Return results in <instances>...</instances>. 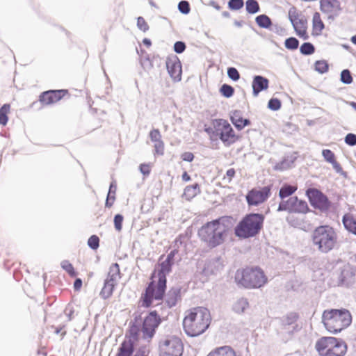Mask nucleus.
<instances>
[{"instance_id": "obj_27", "label": "nucleus", "mask_w": 356, "mask_h": 356, "mask_svg": "<svg viewBox=\"0 0 356 356\" xmlns=\"http://www.w3.org/2000/svg\"><path fill=\"white\" fill-rule=\"evenodd\" d=\"M322 154L325 160L332 165L333 168L337 172H341L342 168L341 165L337 161L334 154L330 149H323Z\"/></svg>"}, {"instance_id": "obj_47", "label": "nucleus", "mask_w": 356, "mask_h": 356, "mask_svg": "<svg viewBox=\"0 0 356 356\" xmlns=\"http://www.w3.org/2000/svg\"><path fill=\"white\" fill-rule=\"evenodd\" d=\"M341 81L346 84L352 83L353 78L348 70H344L341 73Z\"/></svg>"}, {"instance_id": "obj_19", "label": "nucleus", "mask_w": 356, "mask_h": 356, "mask_svg": "<svg viewBox=\"0 0 356 356\" xmlns=\"http://www.w3.org/2000/svg\"><path fill=\"white\" fill-rule=\"evenodd\" d=\"M312 35L313 36H319L323 33L325 25L321 18V14L318 12H315L312 17Z\"/></svg>"}, {"instance_id": "obj_24", "label": "nucleus", "mask_w": 356, "mask_h": 356, "mask_svg": "<svg viewBox=\"0 0 356 356\" xmlns=\"http://www.w3.org/2000/svg\"><path fill=\"white\" fill-rule=\"evenodd\" d=\"M120 278L121 273L118 264H113L109 268L108 276L106 280L117 284Z\"/></svg>"}, {"instance_id": "obj_43", "label": "nucleus", "mask_w": 356, "mask_h": 356, "mask_svg": "<svg viewBox=\"0 0 356 356\" xmlns=\"http://www.w3.org/2000/svg\"><path fill=\"white\" fill-rule=\"evenodd\" d=\"M236 175V170L234 168H232L228 169L226 171V173L222 177V181L226 184H229L232 181V179Z\"/></svg>"}, {"instance_id": "obj_28", "label": "nucleus", "mask_w": 356, "mask_h": 356, "mask_svg": "<svg viewBox=\"0 0 356 356\" xmlns=\"http://www.w3.org/2000/svg\"><path fill=\"white\" fill-rule=\"evenodd\" d=\"M342 221L345 228L349 232L356 235V218L348 213L343 216Z\"/></svg>"}, {"instance_id": "obj_45", "label": "nucleus", "mask_w": 356, "mask_h": 356, "mask_svg": "<svg viewBox=\"0 0 356 356\" xmlns=\"http://www.w3.org/2000/svg\"><path fill=\"white\" fill-rule=\"evenodd\" d=\"M124 220V217L121 214H116L114 217V226L115 229L118 232H120L122 229V222Z\"/></svg>"}, {"instance_id": "obj_53", "label": "nucleus", "mask_w": 356, "mask_h": 356, "mask_svg": "<svg viewBox=\"0 0 356 356\" xmlns=\"http://www.w3.org/2000/svg\"><path fill=\"white\" fill-rule=\"evenodd\" d=\"M152 166L149 163H142L139 166L140 172L145 175L148 176L150 174Z\"/></svg>"}, {"instance_id": "obj_1", "label": "nucleus", "mask_w": 356, "mask_h": 356, "mask_svg": "<svg viewBox=\"0 0 356 356\" xmlns=\"http://www.w3.org/2000/svg\"><path fill=\"white\" fill-rule=\"evenodd\" d=\"M232 227V219L222 216L204 224L197 232V236L207 248L212 250L225 241Z\"/></svg>"}, {"instance_id": "obj_62", "label": "nucleus", "mask_w": 356, "mask_h": 356, "mask_svg": "<svg viewBox=\"0 0 356 356\" xmlns=\"http://www.w3.org/2000/svg\"><path fill=\"white\" fill-rule=\"evenodd\" d=\"M134 356H146L145 353H143V354L140 355L138 353H137Z\"/></svg>"}, {"instance_id": "obj_3", "label": "nucleus", "mask_w": 356, "mask_h": 356, "mask_svg": "<svg viewBox=\"0 0 356 356\" xmlns=\"http://www.w3.org/2000/svg\"><path fill=\"white\" fill-rule=\"evenodd\" d=\"M204 131L211 140H220L225 146H230L240 140L229 122L222 118L213 119L204 125Z\"/></svg>"}, {"instance_id": "obj_18", "label": "nucleus", "mask_w": 356, "mask_h": 356, "mask_svg": "<svg viewBox=\"0 0 356 356\" xmlns=\"http://www.w3.org/2000/svg\"><path fill=\"white\" fill-rule=\"evenodd\" d=\"M166 67L169 74L175 81L181 80V65L179 58L176 56L167 58Z\"/></svg>"}, {"instance_id": "obj_57", "label": "nucleus", "mask_w": 356, "mask_h": 356, "mask_svg": "<svg viewBox=\"0 0 356 356\" xmlns=\"http://www.w3.org/2000/svg\"><path fill=\"white\" fill-rule=\"evenodd\" d=\"M82 286V281L81 279L78 278L75 280L74 283V288L75 290L79 291Z\"/></svg>"}, {"instance_id": "obj_26", "label": "nucleus", "mask_w": 356, "mask_h": 356, "mask_svg": "<svg viewBox=\"0 0 356 356\" xmlns=\"http://www.w3.org/2000/svg\"><path fill=\"white\" fill-rule=\"evenodd\" d=\"M201 192L200 185L198 184H194L192 185L187 186L184 191L183 197L186 200L190 201Z\"/></svg>"}, {"instance_id": "obj_17", "label": "nucleus", "mask_w": 356, "mask_h": 356, "mask_svg": "<svg viewBox=\"0 0 356 356\" xmlns=\"http://www.w3.org/2000/svg\"><path fill=\"white\" fill-rule=\"evenodd\" d=\"M311 204L321 210H327L330 207V202L327 197L321 191L315 188H310L307 191Z\"/></svg>"}, {"instance_id": "obj_34", "label": "nucleus", "mask_w": 356, "mask_h": 356, "mask_svg": "<svg viewBox=\"0 0 356 356\" xmlns=\"http://www.w3.org/2000/svg\"><path fill=\"white\" fill-rule=\"evenodd\" d=\"M255 20H256L257 24L260 27H262V28L268 29L272 24L270 19L267 15H261L257 16L256 17Z\"/></svg>"}, {"instance_id": "obj_30", "label": "nucleus", "mask_w": 356, "mask_h": 356, "mask_svg": "<svg viewBox=\"0 0 356 356\" xmlns=\"http://www.w3.org/2000/svg\"><path fill=\"white\" fill-rule=\"evenodd\" d=\"M116 285L117 284L105 280L104 285L100 292L101 297L104 299H107L111 297Z\"/></svg>"}, {"instance_id": "obj_48", "label": "nucleus", "mask_w": 356, "mask_h": 356, "mask_svg": "<svg viewBox=\"0 0 356 356\" xmlns=\"http://www.w3.org/2000/svg\"><path fill=\"white\" fill-rule=\"evenodd\" d=\"M281 107V102L277 98H272L268 102V108L273 111H277Z\"/></svg>"}, {"instance_id": "obj_29", "label": "nucleus", "mask_w": 356, "mask_h": 356, "mask_svg": "<svg viewBox=\"0 0 356 356\" xmlns=\"http://www.w3.org/2000/svg\"><path fill=\"white\" fill-rule=\"evenodd\" d=\"M234 125L239 130L243 129L245 126L250 124V122L248 119H243L238 113H235L231 118Z\"/></svg>"}, {"instance_id": "obj_35", "label": "nucleus", "mask_w": 356, "mask_h": 356, "mask_svg": "<svg viewBox=\"0 0 356 356\" xmlns=\"http://www.w3.org/2000/svg\"><path fill=\"white\" fill-rule=\"evenodd\" d=\"M248 307V302L245 298L238 300L234 305V309L237 313H243Z\"/></svg>"}, {"instance_id": "obj_6", "label": "nucleus", "mask_w": 356, "mask_h": 356, "mask_svg": "<svg viewBox=\"0 0 356 356\" xmlns=\"http://www.w3.org/2000/svg\"><path fill=\"white\" fill-rule=\"evenodd\" d=\"M322 322L328 332L338 333L350 325L352 316L346 309H326L323 312Z\"/></svg>"}, {"instance_id": "obj_50", "label": "nucleus", "mask_w": 356, "mask_h": 356, "mask_svg": "<svg viewBox=\"0 0 356 356\" xmlns=\"http://www.w3.org/2000/svg\"><path fill=\"white\" fill-rule=\"evenodd\" d=\"M228 76L233 81H238L240 79V74L238 70L234 67H229L227 70Z\"/></svg>"}, {"instance_id": "obj_4", "label": "nucleus", "mask_w": 356, "mask_h": 356, "mask_svg": "<svg viewBox=\"0 0 356 356\" xmlns=\"http://www.w3.org/2000/svg\"><path fill=\"white\" fill-rule=\"evenodd\" d=\"M234 278L239 286L247 289H260L268 282L264 270L258 266H247L238 269Z\"/></svg>"}, {"instance_id": "obj_38", "label": "nucleus", "mask_w": 356, "mask_h": 356, "mask_svg": "<svg viewBox=\"0 0 356 356\" xmlns=\"http://www.w3.org/2000/svg\"><path fill=\"white\" fill-rule=\"evenodd\" d=\"M246 10L249 13L254 14L259 11V6L257 1L248 0L246 1Z\"/></svg>"}, {"instance_id": "obj_52", "label": "nucleus", "mask_w": 356, "mask_h": 356, "mask_svg": "<svg viewBox=\"0 0 356 356\" xmlns=\"http://www.w3.org/2000/svg\"><path fill=\"white\" fill-rule=\"evenodd\" d=\"M137 26L143 31L145 32L149 29V26L145 19L143 17H139L137 19Z\"/></svg>"}, {"instance_id": "obj_11", "label": "nucleus", "mask_w": 356, "mask_h": 356, "mask_svg": "<svg viewBox=\"0 0 356 356\" xmlns=\"http://www.w3.org/2000/svg\"><path fill=\"white\" fill-rule=\"evenodd\" d=\"M271 186L254 187L250 190L245 200L249 207H259L265 203L271 195Z\"/></svg>"}, {"instance_id": "obj_16", "label": "nucleus", "mask_w": 356, "mask_h": 356, "mask_svg": "<svg viewBox=\"0 0 356 356\" xmlns=\"http://www.w3.org/2000/svg\"><path fill=\"white\" fill-rule=\"evenodd\" d=\"M289 19L297 35L303 40H307L309 35L307 33V19L303 17H300L295 11L293 13L291 11L289 12Z\"/></svg>"}, {"instance_id": "obj_9", "label": "nucleus", "mask_w": 356, "mask_h": 356, "mask_svg": "<svg viewBox=\"0 0 356 356\" xmlns=\"http://www.w3.org/2000/svg\"><path fill=\"white\" fill-rule=\"evenodd\" d=\"M161 321V318L157 312L156 311L151 312L145 317L140 329L136 325L131 326L130 336L134 340L142 338L149 341L154 337Z\"/></svg>"}, {"instance_id": "obj_49", "label": "nucleus", "mask_w": 356, "mask_h": 356, "mask_svg": "<svg viewBox=\"0 0 356 356\" xmlns=\"http://www.w3.org/2000/svg\"><path fill=\"white\" fill-rule=\"evenodd\" d=\"M229 8L232 10H239L243 6V0H230L229 1Z\"/></svg>"}, {"instance_id": "obj_23", "label": "nucleus", "mask_w": 356, "mask_h": 356, "mask_svg": "<svg viewBox=\"0 0 356 356\" xmlns=\"http://www.w3.org/2000/svg\"><path fill=\"white\" fill-rule=\"evenodd\" d=\"M180 298V291L172 288L166 294L165 302L168 307L171 308L177 305Z\"/></svg>"}, {"instance_id": "obj_55", "label": "nucleus", "mask_w": 356, "mask_h": 356, "mask_svg": "<svg viewBox=\"0 0 356 356\" xmlns=\"http://www.w3.org/2000/svg\"><path fill=\"white\" fill-rule=\"evenodd\" d=\"M185 49H186V45L183 42H180V41L176 42L174 45L175 51L178 54L182 53L185 50Z\"/></svg>"}, {"instance_id": "obj_13", "label": "nucleus", "mask_w": 356, "mask_h": 356, "mask_svg": "<svg viewBox=\"0 0 356 356\" xmlns=\"http://www.w3.org/2000/svg\"><path fill=\"white\" fill-rule=\"evenodd\" d=\"M175 254V250L171 251L163 261H162L163 257L161 256L157 268L154 270L151 276L166 282V275L171 271Z\"/></svg>"}, {"instance_id": "obj_58", "label": "nucleus", "mask_w": 356, "mask_h": 356, "mask_svg": "<svg viewBox=\"0 0 356 356\" xmlns=\"http://www.w3.org/2000/svg\"><path fill=\"white\" fill-rule=\"evenodd\" d=\"M181 179L184 181L186 182L191 180L190 175L187 173V172H184L181 176Z\"/></svg>"}, {"instance_id": "obj_41", "label": "nucleus", "mask_w": 356, "mask_h": 356, "mask_svg": "<svg viewBox=\"0 0 356 356\" xmlns=\"http://www.w3.org/2000/svg\"><path fill=\"white\" fill-rule=\"evenodd\" d=\"M284 44L286 49L294 50L298 47L299 42L296 38L291 37L285 40Z\"/></svg>"}, {"instance_id": "obj_14", "label": "nucleus", "mask_w": 356, "mask_h": 356, "mask_svg": "<svg viewBox=\"0 0 356 356\" xmlns=\"http://www.w3.org/2000/svg\"><path fill=\"white\" fill-rule=\"evenodd\" d=\"M308 210L307 204L300 200L297 197H291L286 201L282 200L278 207V211H288L289 212L305 213Z\"/></svg>"}, {"instance_id": "obj_8", "label": "nucleus", "mask_w": 356, "mask_h": 356, "mask_svg": "<svg viewBox=\"0 0 356 356\" xmlns=\"http://www.w3.org/2000/svg\"><path fill=\"white\" fill-rule=\"evenodd\" d=\"M315 348L320 356H344L348 346L340 338L322 337L316 342Z\"/></svg>"}, {"instance_id": "obj_54", "label": "nucleus", "mask_w": 356, "mask_h": 356, "mask_svg": "<svg viewBox=\"0 0 356 356\" xmlns=\"http://www.w3.org/2000/svg\"><path fill=\"white\" fill-rule=\"evenodd\" d=\"M346 144L353 146L356 145V135L353 134H348L345 138Z\"/></svg>"}, {"instance_id": "obj_5", "label": "nucleus", "mask_w": 356, "mask_h": 356, "mask_svg": "<svg viewBox=\"0 0 356 356\" xmlns=\"http://www.w3.org/2000/svg\"><path fill=\"white\" fill-rule=\"evenodd\" d=\"M311 239L318 252L328 253L338 245V236L334 229L329 225H320L312 232Z\"/></svg>"}, {"instance_id": "obj_20", "label": "nucleus", "mask_w": 356, "mask_h": 356, "mask_svg": "<svg viewBox=\"0 0 356 356\" xmlns=\"http://www.w3.org/2000/svg\"><path fill=\"white\" fill-rule=\"evenodd\" d=\"M268 80L261 76H255L252 81L253 95L256 97L259 93L268 88Z\"/></svg>"}, {"instance_id": "obj_56", "label": "nucleus", "mask_w": 356, "mask_h": 356, "mask_svg": "<svg viewBox=\"0 0 356 356\" xmlns=\"http://www.w3.org/2000/svg\"><path fill=\"white\" fill-rule=\"evenodd\" d=\"M181 158L183 161L191 162L194 159V155L191 152H186L181 155Z\"/></svg>"}, {"instance_id": "obj_39", "label": "nucleus", "mask_w": 356, "mask_h": 356, "mask_svg": "<svg viewBox=\"0 0 356 356\" xmlns=\"http://www.w3.org/2000/svg\"><path fill=\"white\" fill-rule=\"evenodd\" d=\"M220 92L224 97H231L234 93V89L229 85L223 84L220 88Z\"/></svg>"}, {"instance_id": "obj_25", "label": "nucleus", "mask_w": 356, "mask_h": 356, "mask_svg": "<svg viewBox=\"0 0 356 356\" xmlns=\"http://www.w3.org/2000/svg\"><path fill=\"white\" fill-rule=\"evenodd\" d=\"M207 356H240L230 346H225L217 348L210 352Z\"/></svg>"}, {"instance_id": "obj_37", "label": "nucleus", "mask_w": 356, "mask_h": 356, "mask_svg": "<svg viewBox=\"0 0 356 356\" xmlns=\"http://www.w3.org/2000/svg\"><path fill=\"white\" fill-rule=\"evenodd\" d=\"M62 268L65 270L70 276L76 277V273L72 264L67 260H64L61 262Z\"/></svg>"}, {"instance_id": "obj_46", "label": "nucleus", "mask_w": 356, "mask_h": 356, "mask_svg": "<svg viewBox=\"0 0 356 356\" xmlns=\"http://www.w3.org/2000/svg\"><path fill=\"white\" fill-rule=\"evenodd\" d=\"M88 245L92 249L97 250L99 245V237L96 235L91 236L88 241Z\"/></svg>"}, {"instance_id": "obj_36", "label": "nucleus", "mask_w": 356, "mask_h": 356, "mask_svg": "<svg viewBox=\"0 0 356 356\" xmlns=\"http://www.w3.org/2000/svg\"><path fill=\"white\" fill-rule=\"evenodd\" d=\"M300 51L303 55H311L314 53L315 47L310 42H305L300 46Z\"/></svg>"}, {"instance_id": "obj_10", "label": "nucleus", "mask_w": 356, "mask_h": 356, "mask_svg": "<svg viewBox=\"0 0 356 356\" xmlns=\"http://www.w3.org/2000/svg\"><path fill=\"white\" fill-rule=\"evenodd\" d=\"M150 282L140 298L141 305L149 307L154 300H161L166 289V282L151 276Z\"/></svg>"}, {"instance_id": "obj_63", "label": "nucleus", "mask_w": 356, "mask_h": 356, "mask_svg": "<svg viewBox=\"0 0 356 356\" xmlns=\"http://www.w3.org/2000/svg\"><path fill=\"white\" fill-rule=\"evenodd\" d=\"M351 105L356 110V103L355 102H353V103H351Z\"/></svg>"}, {"instance_id": "obj_59", "label": "nucleus", "mask_w": 356, "mask_h": 356, "mask_svg": "<svg viewBox=\"0 0 356 356\" xmlns=\"http://www.w3.org/2000/svg\"><path fill=\"white\" fill-rule=\"evenodd\" d=\"M143 43L144 44V45H145L147 48L150 47L151 45H152V42L148 38H144L143 40Z\"/></svg>"}, {"instance_id": "obj_22", "label": "nucleus", "mask_w": 356, "mask_h": 356, "mask_svg": "<svg viewBox=\"0 0 356 356\" xmlns=\"http://www.w3.org/2000/svg\"><path fill=\"white\" fill-rule=\"evenodd\" d=\"M339 7L337 0H321L320 9L324 13H332L336 11Z\"/></svg>"}, {"instance_id": "obj_61", "label": "nucleus", "mask_w": 356, "mask_h": 356, "mask_svg": "<svg viewBox=\"0 0 356 356\" xmlns=\"http://www.w3.org/2000/svg\"><path fill=\"white\" fill-rule=\"evenodd\" d=\"M182 354H178V355H161L160 356H181Z\"/></svg>"}, {"instance_id": "obj_15", "label": "nucleus", "mask_w": 356, "mask_h": 356, "mask_svg": "<svg viewBox=\"0 0 356 356\" xmlns=\"http://www.w3.org/2000/svg\"><path fill=\"white\" fill-rule=\"evenodd\" d=\"M69 95L68 90H50L42 92L39 96V101L43 105H50Z\"/></svg>"}, {"instance_id": "obj_21", "label": "nucleus", "mask_w": 356, "mask_h": 356, "mask_svg": "<svg viewBox=\"0 0 356 356\" xmlns=\"http://www.w3.org/2000/svg\"><path fill=\"white\" fill-rule=\"evenodd\" d=\"M131 336L129 338H126L122 343H121L118 353L117 356H131L134 350V341L131 339Z\"/></svg>"}, {"instance_id": "obj_60", "label": "nucleus", "mask_w": 356, "mask_h": 356, "mask_svg": "<svg viewBox=\"0 0 356 356\" xmlns=\"http://www.w3.org/2000/svg\"><path fill=\"white\" fill-rule=\"evenodd\" d=\"M351 42H352L353 44H356V35H354V36H353V37L351 38Z\"/></svg>"}, {"instance_id": "obj_51", "label": "nucleus", "mask_w": 356, "mask_h": 356, "mask_svg": "<svg viewBox=\"0 0 356 356\" xmlns=\"http://www.w3.org/2000/svg\"><path fill=\"white\" fill-rule=\"evenodd\" d=\"M179 11L184 14H188L190 12V5L186 1H181L178 5Z\"/></svg>"}, {"instance_id": "obj_33", "label": "nucleus", "mask_w": 356, "mask_h": 356, "mask_svg": "<svg viewBox=\"0 0 356 356\" xmlns=\"http://www.w3.org/2000/svg\"><path fill=\"white\" fill-rule=\"evenodd\" d=\"M115 190H116L115 186H114L113 184H111L110 186V188H109V191H108L107 198L106 200V203H105V206L106 207L110 208L113 206V204L115 202Z\"/></svg>"}, {"instance_id": "obj_2", "label": "nucleus", "mask_w": 356, "mask_h": 356, "mask_svg": "<svg viewBox=\"0 0 356 356\" xmlns=\"http://www.w3.org/2000/svg\"><path fill=\"white\" fill-rule=\"evenodd\" d=\"M212 318L208 309L197 307L186 311L183 319V329L189 337H197L209 327Z\"/></svg>"}, {"instance_id": "obj_40", "label": "nucleus", "mask_w": 356, "mask_h": 356, "mask_svg": "<svg viewBox=\"0 0 356 356\" xmlns=\"http://www.w3.org/2000/svg\"><path fill=\"white\" fill-rule=\"evenodd\" d=\"M315 70L321 74L328 70L329 66L325 60H317L314 64Z\"/></svg>"}, {"instance_id": "obj_42", "label": "nucleus", "mask_w": 356, "mask_h": 356, "mask_svg": "<svg viewBox=\"0 0 356 356\" xmlns=\"http://www.w3.org/2000/svg\"><path fill=\"white\" fill-rule=\"evenodd\" d=\"M154 148V155L163 156L165 152V145L163 140L153 143Z\"/></svg>"}, {"instance_id": "obj_7", "label": "nucleus", "mask_w": 356, "mask_h": 356, "mask_svg": "<svg viewBox=\"0 0 356 356\" xmlns=\"http://www.w3.org/2000/svg\"><path fill=\"white\" fill-rule=\"evenodd\" d=\"M265 217L261 213L245 215L235 227V234L239 238H247L258 234L261 230Z\"/></svg>"}, {"instance_id": "obj_44", "label": "nucleus", "mask_w": 356, "mask_h": 356, "mask_svg": "<svg viewBox=\"0 0 356 356\" xmlns=\"http://www.w3.org/2000/svg\"><path fill=\"white\" fill-rule=\"evenodd\" d=\"M149 136L152 143L162 140L161 132L158 129H153L152 130H151Z\"/></svg>"}, {"instance_id": "obj_12", "label": "nucleus", "mask_w": 356, "mask_h": 356, "mask_svg": "<svg viewBox=\"0 0 356 356\" xmlns=\"http://www.w3.org/2000/svg\"><path fill=\"white\" fill-rule=\"evenodd\" d=\"M184 346L181 339L176 336H168L159 343L161 355L182 354Z\"/></svg>"}, {"instance_id": "obj_31", "label": "nucleus", "mask_w": 356, "mask_h": 356, "mask_svg": "<svg viewBox=\"0 0 356 356\" xmlns=\"http://www.w3.org/2000/svg\"><path fill=\"white\" fill-rule=\"evenodd\" d=\"M10 111V105L9 104H3L0 108V124L6 125L8 117V115Z\"/></svg>"}, {"instance_id": "obj_32", "label": "nucleus", "mask_w": 356, "mask_h": 356, "mask_svg": "<svg viewBox=\"0 0 356 356\" xmlns=\"http://www.w3.org/2000/svg\"><path fill=\"white\" fill-rule=\"evenodd\" d=\"M296 190V186L284 185L280 188L279 195L283 200L292 195Z\"/></svg>"}]
</instances>
